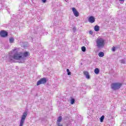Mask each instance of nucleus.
<instances>
[{
	"mask_svg": "<svg viewBox=\"0 0 126 126\" xmlns=\"http://www.w3.org/2000/svg\"><path fill=\"white\" fill-rule=\"evenodd\" d=\"M96 44L98 49H102L105 46V40L102 38H98L96 40Z\"/></svg>",
	"mask_w": 126,
	"mask_h": 126,
	"instance_id": "obj_1",
	"label": "nucleus"
},
{
	"mask_svg": "<svg viewBox=\"0 0 126 126\" xmlns=\"http://www.w3.org/2000/svg\"><path fill=\"white\" fill-rule=\"evenodd\" d=\"M123 86V84L121 83H113L111 84V87L112 90L116 91V90H119L122 86Z\"/></svg>",
	"mask_w": 126,
	"mask_h": 126,
	"instance_id": "obj_2",
	"label": "nucleus"
},
{
	"mask_svg": "<svg viewBox=\"0 0 126 126\" xmlns=\"http://www.w3.org/2000/svg\"><path fill=\"white\" fill-rule=\"evenodd\" d=\"M16 48H15L13 52L15 53L14 54V60H21V59H23V57H22V54L21 53H19L18 52L16 51Z\"/></svg>",
	"mask_w": 126,
	"mask_h": 126,
	"instance_id": "obj_3",
	"label": "nucleus"
},
{
	"mask_svg": "<svg viewBox=\"0 0 126 126\" xmlns=\"http://www.w3.org/2000/svg\"><path fill=\"white\" fill-rule=\"evenodd\" d=\"M27 115H28V112H27V111H25L23 113L20 122V126H23L24 122H25V119H26V117H27Z\"/></svg>",
	"mask_w": 126,
	"mask_h": 126,
	"instance_id": "obj_4",
	"label": "nucleus"
},
{
	"mask_svg": "<svg viewBox=\"0 0 126 126\" xmlns=\"http://www.w3.org/2000/svg\"><path fill=\"white\" fill-rule=\"evenodd\" d=\"M47 82V78L44 77L40 79L38 81H37L36 83V85L39 86V85H41V84H45Z\"/></svg>",
	"mask_w": 126,
	"mask_h": 126,
	"instance_id": "obj_5",
	"label": "nucleus"
},
{
	"mask_svg": "<svg viewBox=\"0 0 126 126\" xmlns=\"http://www.w3.org/2000/svg\"><path fill=\"white\" fill-rule=\"evenodd\" d=\"M8 35V33L5 31H2L0 32V37H2V38H5V37H7Z\"/></svg>",
	"mask_w": 126,
	"mask_h": 126,
	"instance_id": "obj_6",
	"label": "nucleus"
},
{
	"mask_svg": "<svg viewBox=\"0 0 126 126\" xmlns=\"http://www.w3.org/2000/svg\"><path fill=\"white\" fill-rule=\"evenodd\" d=\"M72 10L74 13V15L76 16V17H78V16H79V13L78 11H77L75 8H72Z\"/></svg>",
	"mask_w": 126,
	"mask_h": 126,
	"instance_id": "obj_7",
	"label": "nucleus"
},
{
	"mask_svg": "<svg viewBox=\"0 0 126 126\" xmlns=\"http://www.w3.org/2000/svg\"><path fill=\"white\" fill-rule=\"evenodd\" d=\"M88 21L90 23H94L95 22V17L93 16H91L88 18Z\"/></svg>",
	"mask_w": 126,
	"mask_h": 126,
	"instance_id": "obj_8",
	"label": "nucleus"
},
{
	"mask_svg": "<svg viewBox=\"0 0 126 126\" xmlns=\"http://www.w3.org/2000/svg\"><path fill=\"white\" fill-rule=\"evenodd\" d=\"M62 120H63V117L60 116L58 118V120H57L58 126H63V124H61V122H62Z\"/></svg>",
	"mask_w": 126,
	"mask_h": 126,
	"instance_id": "obj_9",
	"label": "nucleus"
},
{
	"mask_svg": "<svg viewBox=\"0 0 126 126\" xmlns=\"http://www.w3.org/2000/svg\"><path fill=\"white\" fill-rule=\"evenodd\" d=\"M9 60L10 62H11V63H13V62H14V55H13V56L11 55H9Z\"/></svg>",
	"mask_w": 126,
	"mask_h": 126,
	"instance_id": "obj_10",
	"label": "nucleus"
},
{
	"mask_svg": "<svg viewBox=\"0 0 126 126\" xmlns=\"http://www.w3.org/2000/svg\"><path fill=\"white\" fill-rule=\"evenodd\" d=\"M84 74L85 75L86 78H87V79H90V75H89V73L88 72L85 71L84 72Z\"/></svg>",
	"mask_w": 126,
	"mask_h": 126,
	"instance_id": "obj_11",
	"label": "nucleus"
},
{
	"mask_svg": "<svg viewBox=\"0 0 126 126\" xmlns=\"http://www.w3.org/2000/svg\"><path fill=\"white\" fill-rule=\"evenodd\" d=\"M100 30V27H99V26H94V31H96V32H98Z\"/></svg>",
	"mask_w": 126,
	"mask_h": 126,
	"instance_id": "obj_12",
	"label": "nucleus"
},
{
	"mask_svg": "<svg viewBox=\"0 0 126 126\" xmlns=\"http://www.w3.org/2000/svg\"><path fill=\"white\" fill-rule=\"evenodd\" d=\"M99 72H100L99 68H96L94 69V73H95V74H98Z\"/></svg>",
	"mask_w": 126,
	"mask_h": 126,
	"instance_id": "obj_13",
	"label": "nucleus"
},
{
	"mask_svg": "<svg viewBox=\"0 0 126 126\" xmlns=\"http://www.w3.org/2000/svg\"><path fill=\"white\" fill-rule=\"evenodd\" d=\"M105 119V116L102 115L100 118V123H103L104 119Z\"/></svg>",
	"mask_w": 126,
	"mask_h": 126,
	"instance_id": "obj_14",
	"label": "nucleus"
},
{
	"mask_svg": "<svg viewBox=\"0 0 126 126\" xmlns=\"http://www.w3.org/2000/svg\"><path fill=\"white\" fill-rule=\"evenodd\" d=\"M98 56L100 58H102V57L104 56V53L103 52H100L98 54Z\"/></svg>",
	"mask_w": 126,
	"mask_h": 126,
	"instance_id": "obj_15",
	"label": "nucleus"
},
{
	"mask_svg": "<svg viewBox=\"0 0 126 126\" xmlns=\"http://www.w3.org/2000/svg\"><path fill=\"white\" fill-rule=\"evenodd\" d=\"M29 55V53H28V52H25V53H23V56L25 58H27Z\"/></svg>",
	"mask_w": 126,
	"mask_h": 126,
	"instance_id": "obj_16",
	"label": "nucleus"
},
{
	"mask_svg": "<svg viewBox=\"0 0 126 126\" xmlns=\"http://www.w3.org/2000/svg\"><path fill=\"white\" fill-rule=\"evenodd\" d=\"M9 41L10 43H12L14 42V38L13 37H11L9 39Z\"/></svg>",
	"mask_w": 126,
	"mask_h": 126,
	"instance_id": "obj_17",
	"label": "nucleus"
},
{
	"mask_svg": "<svg viewBox=\"0 0 126 126\" xmlns=\"http://www.w3.org/2000/svg\"><path fill=\"white\" fill-rule=\"evenodd\" d=\"M120 63L125 64L126 63V61L125 59H122L120 61Z\"/></svg>",
	"mask_w": 126,
	"mask_h": 126,
	"instance_id": "obj_18",
	"label": "nucleus"
},
{
	"mask_svg": "<svg viewBox=\"0 0 126 126\" xmlns=\"http://www.w3.org/2000/svg\"><path fill=\"white\" fill-rule=\"evenodd\" d=\"M81 50H82V52H86V47H85V46H83L81 48Z\"/></svg>",
	"mask_w": 126,
	"mask_h": 126,
	"instance_id": "obj_19",
	"label": "nucleus"
},
{
	"mask_svg": "<svg viewBox=\"0 0 126 126\" xmlns=\"http://www.w3.org/2000/svg\"><path fill=\"white\" fill-rule=\"evenodd\" d=\"M66 71L67 72L68 75H71V72L69 71V69H67Z\"/></svg>",
	"mask_w": 126,
	"mask_h": 126,
	"instance_id": "obj_20",
	"label": "nucleus"
},
{
	"mask_svg": "<svg viewBox=\"0 0 126 126\" xmlns=\"http://www.w3.org/2000/svg\"><path fill=\"white\" fill-rule=\"evenodd\" d=\"M74 102H75V99H74V98H72L71 99V105H73V104H74Z\"/></svg>",
	"mask_w": 126,
	"mask_h": 126,
	"instance_id": "obj_21",
	"label": "nucleus"
},
{
	"mask_svg": "<svg viewBox=\"0 0 126 126\" xmlns=\"http://www.w3.org/2000/svg\"><path fill=\"white\" fill-rule=\"evenodd\" d=\"M112 52H116V47L115 46H113L112 47Z\"/></svg>",
	"mask_w": 126,
	"mask_h": 126,
	"instance_id": "obj_22",
	"label": "nucleus"
},
{
	"mask_svg": "<svg viewBox=\"0 0 126 126\" xmlns=\"http://www.w3.org/2000/svg\"><path fill=\"white\" fill-rule=\"evenodd\" d=\"M76 30V28H75V27H73V32H75Z\"/></svg>",
	"mask_w": 126,
	"mask_h": 126,
	"instance_id": "obj_23",
	"label": "nucleus"
},
{
	"mask_svg": "<svg viewBox=\"0 0 126 126\" xmlns=\"http://www.w3.org/2000/svg\"><path fill=\"white\" fill-rule=\"evenodd\" d=\"M41 1H42V2H43L44 3H45V2H46L47 0H41Z\"/></svg>",
	"mask_w": 126,
	"mask_h": 126,
	"instance_id": "obj_24",
	"label": "nucleus"
},
{
	"mask_svg": "<svg viewBox=\"0 0 126 126\" xmlns=\"http://www.w3.org/2000/svg\"><path fill=\"white\" fill-rule=\"evenodd\" d=\"M120 2H125V0H118Z\"/></svg>",
	"mask_w": 126,
	"mask_h": 126,
	"instance_id": "obj_25",
	"label": "nucleus"
},
{
	"mask_svg": "<svg viewBox=\"0 0 126 126\" xmlns=\"http://www.w3.org/2000/svg\"><path fill=\"white\" fill-rule=\"evenodd\" d=\"M89 33L90 34H93V32H92V31H90V32H89Z\"/></svg>",
	"mask_w": 126,
	"mask_h": 126,
	"instance_id": "obj_26",
	"label": "nucleus"
},
{
	"mask_svg": "<svg viewBox=\"0 0 126 126\" xmlns=\"http://www.w3.org/2000/svg\"><path fill=\"white\" fill-rule=\"evenodd\" d=\"M8 12H9V11H8Z\"/></svg>",
	"mask_w": 126,
	"mask_h": 126,
	"instance_id": "obj_27",
	"label": "nucleus"
}]
</instances>
